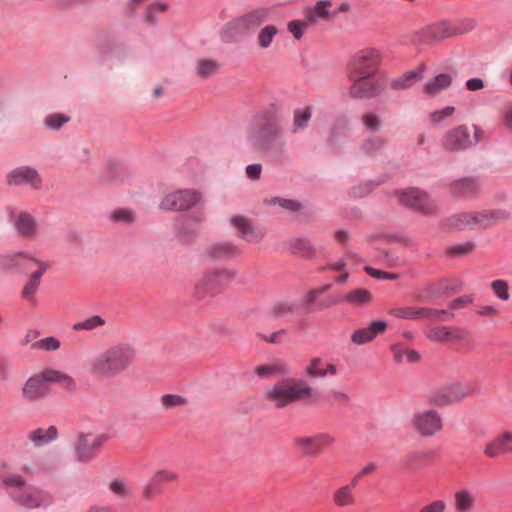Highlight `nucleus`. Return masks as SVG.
<instances>
[{"instance_id": "obj_1", "label": "nucleus", "mask_w": 512, "mask_h": 512, "mask_svg": "<svg viewBox=\"0 0 512 512\" xmlns=\"http://www.w3.org/2000/svg\"><path fill=\"white\" fill-rule=\"evenodd\" d=\"M382 64L380 50L365 47L356 51L345 68L349 81L348 95L353 99H371L385 89V82L379 77Z\"/></svg>"}, {"instance_id": "obj_2", "label": "nucleus", "mask_w": 512, "mask_h": 512, "mask_svg": "<svg viewBox=\"0 0 512 512\" xmlns=\"http://www.w3.org/2000/svg\"><path fill=\"white\" fill-rule=\"evenodd\" d=\"M51 383L59 384L63 389L74 392L76 381L69 374L53 368H46L32 374L21 387V398L27 403H35L48 397Z\"/></svg>"}, {"instance_id": "obj_3", "label": "nucleus", "mask_w": 512, "mask_h": 512, "mask_svg": "<svg viewBox=\"0 0 512 512\" xmlns=\"http://www.w3.org/2000/svg\"><path fill=\"white\" fill-rule=\"evenodd\" d=\"M2 487L16 504L28 510L48 507L53 502L49 491L28 484L19 474L5 475L2 479Z\"/></svg>"}, {"instance_id": "obj_4", "label": "nucleus", "mask_w": 512, "mask_h": 512, "mask_svg": "<svg viewBox=\"0 0 512 512\" xmlns=\"http://www.w3.org/2000/svg\"><path fill=\"white\" fill-rule=\"evenodd\" d=\"M134 359V350L124 344L114 345L97 354L90 362V372L110 379L125 371Z\"/></svg>"}, {"instance_id": "obj_5", "label": "nucleus", "mask_w": 512, "mask_h": 512, "mask_svg": "<svg viewBox=\"0 0 512 512\" xmlns=\"http://www.w3.org/2000/svg\"><path fill=\"white\" fill-rule=\"evenodd\" d=\"M315 390L305 381L285 379L268 387L264 399L277 409H282L292 403L302 400H312Z\"/></svg>"}, {"instance_id": "obj_6", "label": "nucleus", "mask_w": 512, "mask_h": 512, "mask_svg": "<svg viewBox=\"0 0 512 512\" xmlns=\"http://www.w3.org/2000/svg\"><path fill=\"white\" fill-rule=\"evenodd\" d=\"M484 131L477 125L471 127L460 124L448 129L442 139L441 147L449 153H457L468 150L484 139Z\"/></svg>"}, {"instance_id": "obj_7", "label": "nucleus", "mask_w": 512, "mask_h": 512, "mask_svg": "<svg viewBox=\"0 0 512 512\" xmlns=\"http://www.w3.org/2000/svg\"><path fill=\"white\" fill-rule=\"evenodd\" d=\"M474 27L475 23L472 20L458 23L440 21L422 28L418 31L417 36L420 42L428 44L467 33Z\"/></svg>"}, {"instance_id": "obj_8", "label": "nucleus", "mask_w": 512, "mask_h": 512, "mask_svg": "<svg viewBox=\"0 0 512 512\" xmlns=\"http://www.w3.org/2000/svg\"><path fill=\"white\" fill-rule=\"evenodd\" d=\"M443 427V418L434 408L419 409L410 418V428L424 438L437 435L443 430Z\"/></svg>"}, {"instance_id": "obj_9", "label": "nucleus", "mask_w": 512, "mask_h": 512, "mask_svg": "<svg viewBox=\"0 0 512 512\" xmlns=\"http://www.w3.org/2000/svg\"><path fill=\"white\" fill-rule=\"evenodd\" d=\"M270 18L271 9L269 7H257L229 22L227 31L231 33V37L247 35L266 23Z\"/></svg>"}, {"instance_id": "obj_10", "label": "nucleus", "mask_w": 512, "mask_h": 512, "mask_svg": "<svg viewBox=\"0 0 512 512\" xmlns=\"http://www.w3.org/2000/svg\"><path fill=\"white\" fill-rule=\"evenodd\" d=\"M472 393L473 389L469 384L457 382L431 390L427 394V400L433 406L447 407L464 400Z\"/></svg>"}, {"instance_id": "obj_11", "label": "nucleus", "mask_w": 512, "mask_h": 512, "mask_svg": "<svg viewBox=\"0 0 512 512\" xmlns=\"http://www.w3.org/2000/svg\"><path fill=\"white\" fill-rule=\"evenodd\" d=\"M202 201V193L194 189H178L167 193L160 202L166 211H188Z\"/></svg>"}, {"instance_id": "obj_12", "label": "nucleus", "mask_w": 512, "mask_h": 512, "mask_svg": "<svg viewBox=\"0 0 512 512\" xmlns=\"http://www.w3.org/2000/svg\"><path fill=\"white\" fill-rule=\"evenodd\" d=\"M106 441L107 436L102 433H80L74 443L76 459L83 463L92 461Z\"/></svg>"}, {"instance_id": "obj_13", "label": "nucleus", "mask_w": 512, "mask_h": 512, "mask_svg": "<svg viewBox=\"0 0 512 512\" xmlns=\"http://www.w3.org/2000/svg\"><path fill=\"white\" fill-rule=\"evenodd\" d=\"M396 196L401 204L423 215H434L438 210L437 205L428 194L416 188L397 191Z\"/></svg>"}, {"instance_id": "obj_14", "label": "nucleus", "mask_w": 512, "mask_h": 512, "mask_svg": "<svg viewBox=\"0 0 512 512\" xmlns=\"http://www.w3.org/2000/svg\"><path fill=\"white\" fill-rule=\"evenodd\" d=\"M236 277V272L229 268H216L206 272L198 281L195 288L199 295L214 293L230 284Z\"/></svg>"}, {"instance_id": "obj_15", "label": "nucleus", "mask_w": 512, "mask_h": 512, "mask_svg": "<svg viewBox=\"0 0 512 512\" xmlns=\"http://www.w3.org/2000/svg\"><path fill=\"white\" fill-rule=\"evenodd\" d=\"M282 134L281 127L276 122H266L255 126L249 133V140L257 149L264 150L276 141Z\"/></svg>"}, {"instance_id": "obj_16", "label": "nucleus", "mask_w": 512, "mask_h": 512, "mask_svg": "<svg viewBox=\"0 0 512 512\" xmlns=\"http://www.w3.org/2000/svg\"><path fill=\"white\" fill-rule=\"evenodd\" d=\"M336 439L329 433H319L310 437H297L294 439V445L305 456H315L320 451L333 445Z\"/></svg>"}, {"instance_id": "obj_17", "label": "nucleus", "mask_w": 512, "mask_h": 512, "mask_svg": "<svg viewBox=\"0 0 512 512\" xmlns=\"http://www.w3.org/2000/svg\"><path fill=\"white\" fill-rule=\"evenodd\" d=\"M510 213L504 209L470 211L472 229L489 228L499 222L510 219Z\"/></svg>"}, {"instance_id": "obj_18", "label": "nucleus", "mask_w": 512, "mask_h": 512, "mask_svg": "<svg viewBox=\"0 0 512 512\" xmlns=\"http://www.w3.org/2000/svg\"><path fill=\"white\" fill-rule=\"evenodd\" d=\"M389 314L399 319L418 320L422 318L444 319L448 315L444 310H432L421 307H395L389 310Z\"/></svg>"}, {"instance_id": "obj_19", "label": "nucleus", "mask_w": 512, "mask_h": 512, "mask_svg": "<svg viewBox=\"0 0 512 512\" xmlns=\"http://www.w3.org/2000/svg\"><path fill=\"white\" fill-rule=\"evenodd\" d=\"M7 183L11 186L30 185L38 188L41 185V177L35 168L20 166L7 174Z\"/></svg>"}, {"instance_id": "obj_20", "label": "nucleus", "mask_w": 512, "mask_h": 512, "mask_svg": "<svg viewBox=\"0 0 512 512\" xmlns=\"http://www.w3.org/2000/svg\"><path fill=\"white\" fill-rule=\"evenodd\" d=\"M12 223L17 234L26 239H35L38 234V223L28 212L12 215Z\"/></svg>"}, {"instance_id": "obj_21", "label": "nucleus", "mask_w": 512, "mask_h": 512, "mask_svg": "<svg viewBox=\"0 0 512 512\" xmlns=\"http://www.w3.org/2000/svg\"><path fill=\"white\" fill-rule=\"evenodd\" d=\"M230 224L236 230L237 236L247 242L259 243L263 238V233L255 230L250 220L244 216L235 215L231 217Z\"/></svg>"}, {"instance_id": "obj_22", "label": "nucleus", "mask_w": 512, "mask_h": 512, "mask_svg": "<svg viewBox=\"0 0 512 512\" xmlns=\"http://www.w3.org/2000/svg\"><path fill=\"white\" fill-rule=\"evenodd\" d=\"M240 254L239 248L231 242H216L207 247L205 255L212 261H227Z\"/></svg>"}, {"instance_id": "obj_23", "label": "nucleus", "mask_w": 512, "mask_h": 512, "mask_svg": "<svg viewBox=\"0 0 512 512\" xmlns=\"http://www.w3.org/2000/svg\"><path fill=\"white\" fill-rule=\"evenodd\" d=\"M512 453V433L504 432L486 443L484 454L488 458H496L502 454Z\"/></svg>"}, {"instance_id": "obj_24", "label": "nucleus", "mask_w": 512, "mask_h": 512, "mask_svg": "<svg viewBox=\"0 0 512 512\" xmlns=\"http://www.w3.org/2000/svg\"><path fill=\"white\" fill-rule=\"evenodd\" d=\"M387 323L384 321H372L367 327L355 330L351 334V341L356 345H364L374 340V338L385 332Z\"/></svg>"}, {"instance_id": "obj_25", "label": "nucleus", "mask_w": 512, "mask_h": 512, "mask_svg": "<svg viewBox=\"0 0 512 512\" xmlns=\"http://www.w3.org/2000/svg\"><path fill=\"white\" fill-rule=\"evenodd\" d=\"M449 190L455 196H475L481 191V183L476 177H463L452 181Z\"/></svg>"}, {"instance_id": "obj_26", "label": "nucleus", "mask_w": 512, "mask_h": 512, "mask_svg": "<svg viewBox=\"0 0 512 512\" xmlns=\"http://www.w3.org/2000/svg\"><path fill=\"white\" fill-rule=\"evenodd\" d=\"M254 373L261 379L286 376L291 373L290 366L282 360H274L267 364L258 365Z\"/></svg>"}, {"instance_id": "obj_27", "label": "nucleus", "mask_w": 512, "mask_h": 512, "mask_svg": "<svg viewBox=\"0 0 512 512\" xmlns=\"http://www.w3.org/2000/svg\"><path fill=\"white\" fill-rule=\"evenodd\" d=\"M451 85L452 76L448 73H440L422 86V93L427 98H434Z\"/></svg>"}, {"instance_id": "obj_28", "label": "nucleus", "mask_w": 512, "mask_h": 512, "mask_svg": "<svg viewBox=\"0 0 512 512\" xmlns=\"http://www.w3.org/2000/svg\"><path fill=\"white\" fill-rule=\"evenodd\" d=\"M424 71L425 66L420 65L416 69L408 71L399 77L394 78L390 83L391 89L399 91L411 88L414 84L422 80Z\"/></svg>"}, {"instance_id": "obj_29", "label": "nucleus", "mask_w": 512, "mask_h": 512, "mask_svg": "<svg viewBox=\"0 0 512 512\" xmlns=\"http://www.w3.org/2000/svg\"><path fill=\"white\" fill-rule=\"evenodd\" d=\"M305 373L310 378H324L327 375H337L338 370L334 364L326 363L323 359L315 357L309 361Z\"/></svg>"}, {"instance_id": "obj_30", "label": "nucleus", "mask_w": 512, "mask_h": 512, "mask_svg": "<svg viewBox=\"0 0 512 512\" xmlns=\"http://www.w3.org/2000/svg\"><path fill=\"white\" fill-rule=\"evenodd\" d=\"M58 438V429L56 426H49L47 428H37L28 433V439L35 447H40Z\"/></svg>"}, {"instance_id": "obj_31", "label": "nucleus", "mask_w": 512, "mask_h": 512, "mask_svg": "<svg viewBox=\"0 0 512 512\" xmlns=\"http://www.w3.org/2000/svg\"><path fill=\"white\" fill-rule=\"evenodd\" d=\"M372 293L365 288H357L349 291L345 296L335 300V303H348L353 306H364L372 302Z\"/></svg>"}, {"instance_id": "obj_32", "label": "nucleus", "mask_w": 512, "mask_h": 512, "mask_svg": "<svg viewBox=\"0 0 512 512\" xmlns=\"http://www.w3.org/2000/svg\"><path fill=\"white\" fill-rule=\"evenodd\" d=\"M291 253L303 258L311 259L316 255V248L311 241L304 237L292 238L288 242Z\"/></svg>"}, {"instance_id": "obj_33", "label": "nucleus", "mask_w": 512, "mask_h": 512, "mask_svg": "<svg viewBox=\"0 0 512 512\" xmlns=\"http://www.w3.org/2000/svg\"><path fill=\"white\" fill-rule=\"evenodd\" d=\"M332 3L329 0L318 1L313 7H307L304 11L305 17L314 25L320 19L326 18L329 15V9Z\"/></svg>"}, {"instance_id": "obj_34", "label": "nucleus", "mask_w": 512, "mask_h": 512, "mask_svg": "<svg viewBox=\"0 0 512 512\" xmlns=\"http://www.w3.org/2000/svg\"><path fill=\"white\" fill-rule=\"evenodd\" d=\"M356 485L351 481L350 484L344 485L336 489L333 493V502L338 507H347L355 503L356 499L353 493Z\"/></svg>"}, {"instance_id": "obj_35", "label": "nucleus", "mask_w": 512, "mask_h": 512, "mask_svg": "<svg viewBox=\"0 0 512 512\" xmlns=\"http://www.w3.org/2000/svg\"><path fill=\"white\" fill-rule=\"evenodd\" d=\"M470 212H462L448 217L443 226L448 231H462L472 229Z\"/></svg>"}, {"instance_id": "obj_36", "label": "nucleus", "mask_w": 512, "mask_h": 512, "mask_svg": "<svg viewBox=\"0 0 512 512\" xmlns=\"http://www.w3.org/2000/svg\"><path fill=\"white\" fill-rule=\"evenodd\" d=\"M278 33H279V29L275 25H273V24L265 25L257 33V36H256L257 47L261 50L269 49L272 46Z\"/></svg>"}, {"instance_id": "obj_37", "label": "nucleus", "mask_w": 512, "mask_h": 512, "mask_svg": "<svg viewBox=\"0 0 512 512\" xmlns=\"http://www.w3.org/2000/svg\"><path fill=\"white\" fill-rule=\"evenodd\" d=\"M220 68L217 60L209 58H201L195 62V73L196 75L205 80L214 76Z\"/></svg>"}, {"instance_id": "obj_38", "label": "nucleus", "mask_w": 512, "mask_h": 512, "mask_svg": "<svg viewBox=\"0 0 512 512\" xmlns=\"http://www.w3.org/2000/svg\"><path fill=\"white\" fill-rule=\"evenodd\" d=\"M457 512H470L475 506V496L468 490H459L454 495Z\"/></svg>"}, {"instance_id": "obj_39", "label": "nucleus", "mask_w": 512, "mask_h": 512, "mask_svg": "<svg viewBox=\"0 0 512 512\" xmlns=\"http://www.w3.org/2000/svg\"><path fill=\"white\" fill-rule=\"evenodd\" d=\"M25 257H27L25 252L0 254V270L9 271L18 268Z\"/></svg>"}, {"instance_id": "obj_40", "label": "nucleus", "mask_w": 512, "mask_h": 512, "mask_svg": "<svg viewBox=\"0 0 512 512\" xmlns=\"http://www.w3.org/2000/svg\"><path fill=\"white\" fill-rule=\"evenodd\" d=\"M26 261H29L32 266L35 267L34 270L31 271L29 276L38 279L41 281L43 275L52 268V262L49 260H44L41 258H37L31 254L27 253V257H25Z\"/></svg>"}, {"instance_id": "obj_41", "label": "nucleus", "mask_w": 512, "mask_h": 512, "mask_svg": "<svg viewBox=\"0 0 512 512\" xmlns=\"http://www.w3.org/2000/svg\"><path fill=\"white\" fill-rule=\"evenodd\" d=\"M297 304L292 301H278L275 302L269 310V313L273 317H287L288 315H292L297 311Z\"/></svg>"}, {"instance_id": "obj_42", "label": "nucleus", "mask_w": 512, "mask_h": 512, "mask_svg": "<svg viewBox=\"0 0 512 512\" xmlns=\"http://www.w3.org/2000/svg\"><path fill=\"white\" fill-rule=\"evenodd\" d=\"M312 116L311 108L304 107L296 109L293 116V133H297L307 127Z\"/></svg>"}, {"instance_id": "obj_43", "label": "nucleus", "mask_w": 512, "mask_h": 512, "mask_svg": "<svg viewBox=\"0 0 512 512\" xmlns=\"http://www.w3.org/2000/svg\"><path fill=\"white\" fill-rule=\"evenodd\" d=\"M385 139L379 135H374L366 140L360 146V151L366 155H373L385 146Z\"/></svg>"}, {"instance_id": "obj_44", "label": "nucleus", "mask_w": 512, "mask_h": 512, "mask_svg": "<svg viewBox=\"0 0 512 512\" xmlns=\"http://www.w3.org/2000/svg\"><path fill=\"white\" fill-rule=\"evenodd\" d=\"M106 324V320L99 316V315H93L90 316L80 322H77L73 325L74 331H93L95 329H98Z\"/></svg>"}, {"instance_id": "obj_45", "label": "nucleus", "mask_w": 512, "mask_h": 512, "mask_svg": "<svg viewBox=\"0 0 512 512\" xmlns=\"http://www.w3.org/2000/svg\"><path fill=\"white\" fill-rule=\"evenodd\" d=\"M150 478H152V480L159 486L163 487L164 484L176 483L179 480V475L172 470L158 469L151 475Z\"/></svg>"}, {"instance_id": "obj_46", "label": "nucleus", "mask_w": 512, "mask_h": 512, "mask_svg": "<svg viewBox=\"0 0 512 512\" xmlns=\"http://www.w3.org/2000/svg\"><path fill=\"white\" fill-rule=\"evenodd\" d=\"M110 491L120 499H127L132 495L129 484L122 479H114L109 484Z\"/></svg>"}, {"instance_id": "obj_47", "label": "nucleus", "mask_w": 512, "mask_h": 512, "mask_svg": "<svg viewBox=\"0 0 512 512\" xmlns=\"http://www.w3.org/2000/svg\"><path fill=\"white\" fill-rule=\"evenodd\" d=\"M310 25L312 24L306 17L302 20L295 19L287 23V30L296 40H300Z\"/></svg>"}, {"instance_id": "obj_48", "label": "nucleus", "mask_w": 512, "mask_h": 512, "mask_svg": "<svg viewBox=\"0 0 512 512\" xmlns=\"http://www.w3.org/2000/svg\"><path fill=\"white\" fill-rule=\"evenodd\" d=\"M270 205H276L282 208L283 210L289 211L291 213H297L302 209V204L294 199H286L281 197H275L268 201Z\"/></svg>"}, {"instance_id": "obj_49", "label": "nucleus", "mask_w": 512, "mask_h": 512, "mask_svg": "<svg viewBox=\"0 0 512 512\" xmlns=\"http://www.w3.org/2000/svg\"><path fill=\"white\" fill-rule=\"evenodd\" d=\"M163 493V487L155 483L152 478H149L145 485L142 487L141 496L145 501H153L157 496Z\"/></svg>"}, {"instance_id": "obj_50", "label": "nucleus", "mask_w": 512, "mask_h": 512, "mask_svg": "<svg viewBox=\"0 0 512 512\" xmlns=\"http://www.w3.org/2000/svg\"><path fill=\"white\" fill-rule=\"evenodd\" d=\"M69 120H70V118L67 115H65V114L53 113V114L47 115L44 118L43 122H44L45 127H47L48 129L58 130L63 125L68 123Z\"/></svg>"}, {"instance_id": "obj_51", "label": "nucleus", "mask_w": 512, "mask_h": 512, "mask_svg": "<svg viewBox=\"0 0 512 512\" xmlns=\"http://www.w3.org/2000/svg\"><path fill=\"white\" fill-rule=\"evenodd\" d=\"M110 220L116 223L131 224L135 220V214L131 209L118 208L110 214Z\"/></svg>"}, {"instance_id": "obj_52", "label": "nucleus", "mask_w": 512, "mask_h": 512, "mask_svg": "<svg viewBox=\"0 0 512 512\" xmlns=\"http://www.w3.org/2000/svg\"><path fill=\"white\" fill-rule=\"evenodd\" d=\"M61 343L56 337L50 336L40 339L32 344V348L43 351H56L60 348Z\"/></svg>"}, {"instance_id": "obj_53", "label": "nucleus", "mask_w": 512, "mask_h": 512, "mask_svg": "<svg viewBox=\"0 0 512 512\" xmlns=\"http://www.w3.org/2000/svg\"><path fill=\"white\" fill-rule=\"evenodd\" d=\"M160 402L164 409L170 410L186 405L187 400L180 395L165 394L161 397Z\"/></svg>"}, {"instance_id": "obj_54", "label": "nucleus", "mask_w": 512, "mask_h": 512, "mask_svg": "<svg viewBox=\"0 0 512 512\" xmlns=\"http://www.w3.org/2000/svg\"><path fill=\"white\" fill-rule=\"evenodd\" d=\"M427 337L435 342H446L452 339V331L447 327H433L429 329Z\"/></svg>"}, {"instance_id": "obj_55", "label": "nucleus", "mask_w": 512, "mask_h": 512, "mask_svg": "<svg viewBox=\"0 0 512 512\" xmlns=\"http://www.w3.org/2000/svg\"><path fill=\"white\" fill-rule=\"evenodd\" d=\"M364 127L372 132L379 131L382 126V121L379 115L373 112H367L361 117Z\"/></svg>"}, {"instance_id": "obj_56", "label": "nucleus", "mask_w": 512, "mask_h": 512, "mask_svg": "<svg viewBox=\"0 0 512 512\" xmlns=\"http://www.w3.org/2000/svg\"><path fill=\"white\" fill-rule=\"evenodd\" d=\"M40 284H41L40 280L29 276L28 280L26 281L25 285L23 286V289L21 292L22 297L28 301L34 300V295L38 291Z\"/></svg>"}, {"instance_id": "obj_57", "label": "nucleus", "mask_w": 512, "mask_h": 512, "mask_svg": "<svg viewBox=\"0 0 512 512\" xmlns=\"http://www.w3.org/2000/svg\"><path fill=\"white\" fill-rule=\"evenodd\" d=\"M491 288H492L493 292L495 293V295L499 299H501L503 301L509 300V298H510L509 286L505 280H502V279L494 280L491 283Z\"/></svg>"}, {"instance_id": "obj_58", "label": "nucleus", "mask_w": 512, "mask_h": 512, "mask_svg": "<svg viewBox=\"0 0 512 512\" xmlns=\"http://www.w3.org/2000/svg\"><path fill=\"white\" fill-rule=\"evenodd\" d=\"M329 399L332 404L345 406L348 405L351 398L349 394L342 389H332L329 392Z\"/></svg>"}, {"instance_id": "obj_59", "label": "nucleus", "mask_w": 512, "mask_h": 512, "mask_svg": "<svg viewBox=\"0 0 512 512\" xmlns=\"http://www.w3.org/2000/svg\"><path fill=\"white\" fill-rule=\"evenodd\" d=\"M455 112V108L453 106H447L441 110L433 111L429 114V119L432 123L438 124L442 122L444 119L452 116Z\"/></svg>"}, {"instance_id": "obj_60", "label": "nucleus", "mask_w": 512, "mask_h": 512, "mask_svg": "<svg viewBox=\"0 0 512 512\" xmlns=\"http://www.w3.org/2000/svg\"><path fill=\"white\" fill-rule=\"evenodd\" d=\"M473 249H474V244L472 242H466L463 244L451 246L448 249V253L452 256H463V255L471 253L473 251Z\"/></svg>"}, {"instance_id": "obj_61", "label": "nucleus", "mask_w": 512, "mask_h": 512, "mask_svg": "<svg viewBox=\"0 0 512 512\" xmlns=\"http://www.w3.org/2000/svg\"><path fill=\"white\" fill-rule=\"evenodd\" d=\"M446 503L443 500H435L428 505L423 506L419 512H444Z\"/></svg>"}, {"instance_id": "obj_62", "label": "nucleus", "mask_w": 512, "mask_h": 512, "mask_svg": "<svg viewBox=\"0 0 512 512\" xmlns=\"http://www.w3.org/2000/svg\"><path fill=\"white\" fill-rule=\"evenodd\" d=\"M376 464L375 463H369L365 467H363L352 479L353 484L357 485L359 480L363 478L364 476L372 474L376 470Z\"/></svg>"}, {"instance_id": "obj_63", "label": "nucleus", "mask_w": 512, "mask_h": 512, "mask_svg": "<svg viewBox=\"0 0 512 512\" xmlns=\"http://www.w3.org/2000/svg\"><path fill=\"white\" fill-rule=\"evenodd\" d=\"M472 301H473L472 296L465 295V296H462V297H459V298L453 300L450 304V307L452 309L464 308V307H467L469 304H471Z\"/></svg>"}, {"instance_id": "obj_64", "label": "nucleus", "mask_w": 512, "mask_h": 512, "mask_svg": "<svg viewBox=\"0 0 512 512\" xmlns=\"http://www.w3.org/2000/svg\"><path fill=\"white\" fill-rule=\"evenodd\" d=\"M465 86L469 91H478L485 87L484 81L480 78L468 79L465 83Z\"/></svg>"}]
</instances>
